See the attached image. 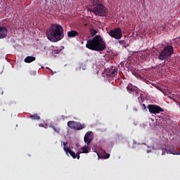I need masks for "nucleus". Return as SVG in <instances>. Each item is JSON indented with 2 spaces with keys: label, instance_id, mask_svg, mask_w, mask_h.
Returning a JSON list of instances; mask_svg holds the SVG:
<instances>
[{
  "label": "nucleus",
  "instance_id": "obj_1",
  "mask_svg": "<svg viewBox=\"0 0 180 180\" xmlns=\"http://www.w3.org/2000/svg\"><path fill=\"white\" fill-rule=\"evenodd\" d=\"M46 34L49 41L57 43L64 39V28L60 24H51V27L46 30Z\"/></svg>",
  "mask_w": 180,
  "mask_h": 180
},
{
  "label": "nucleus",
  "instance_id": "obj_2",
  "mask_svg": "<svg viewBox=\"0 0 180 180\" xmlns=\"http://www.w3.org/2000/svg\"><path fill=\"white\" fill-rule=\"evenodd\" d=\"M88 11L94 13L96 16H101V18L108 16V13L109 12L108 8L103 5L102 0H90Z\"/></svg>",
  "mask_w": 180,
  "mask_h": 180
},
{
  "label": "nucleus",
  "instance_id": "obj_3",
  "mask_svg": "<svg viewBox=\"0 0 180 180\" xmlns=\"http://www.w3.org/2000/svg\"><path fill=\"white\" fill-rule=\"evenodd\" d=\"M86 47L93 51H103L106 49V44L101 35H96L94 39L87 40Z\"/></svg>",
  "mask_w": 180,
  "mask_h": 180
},
{
  "label": "nucleus",
  "instance_id": "obj_4",
  "mask_svg": "<svg viewBox=\"0 0 180 180\" xmlns=\"http://www.w3.org/2000/svg\"><path fill=\"white\" fill-rule=\"evenodd\" d=\"M174 54V47L171 45H167L165 46L163 50L160 53L158 58L161 61L164 60H168Z\"/></svg>",
  "mask_w": 180,
  "mask_h": 180
},
{
  "label": "nucleus",
  "instance_id": "obj_5",
  "mask_svg": "<svg viewBox=\"0 0 180 180\" xmlns=\"http://www.w3.org/2000/svg\"><path fill=\"white\" fill-rule=\"evenodd\" d=\"M108 33L110 37H112L116 40H120V38L123 37V32H122V29H120V27L111 30Z\"/></svg>",
  "mask_w": 180,
  "mask_h": 180
},
{
  "label": "nucleus",
  "instance_id": "obj_6",
  "mask_svg": "<svg viewBox=\"0 0 180 180\" xmlns=\"http://www.w3.org/2000/svg\"><path fill=\"white\" fill-rule=\"evenodd\" d=\"M68 127L73 130L79 131L82 130V129H85V124H82L81 122L75 121H69L68 122Z\"/></svg>",
  "mask_w": 180,
  "mask_h": 180
},
{
  "label": "nucleus",
  "instance_id": "obj_7",
  "mask_svg": "<svg viewBox=\"0 0 180 180\" xmlns=\"http://www.w3.org/2000/svg\"><path fill=\"white\" fill-rule=\"evenodd\" d=\"M148 109L149 110L150 113H152L153 115H157V113L164 112V109L157 105L149 104L148 105Z\"/></svg>",
  "mask_w": 180,
  "mask_h": 180
},
{
  "label": "nucleus",
  "instance_id": "obj_8",
  "mask_svg": "<svg viewBox=\"0 0 180 180\" xmlns=\"http://www.w3.org/2000/svg\"><path fill=\"white\" fill-rule=\"evenodd\" d=\"M84 143L87 144V146H90L92 140H94V135H92V131H89L84 135Z\"/></svg>",
  "mask_w": 180,
  "mask_h": 180
},
{
  "label": "nucleus",
  "instance_id": "obj_9",
  "mask_svg": "<svg viewBox=\"0 0 180 180\" xmlns=\"http://www.w3.org/2000/svg\"><path fill=\"white\" fill-rule=\"evenodd\" d=\"M105 75H107V77L115 78V77L117 75V71L116 70V69L110 68L105 70Z\"/></svg>",
  "mask_w": 180,
  "mask_h": 180
},
{
  "label": "nucleus",
  "instance_id": "obj_10",
  "mask_svg": "<svg viewBox=\"0 0 180 180\" xmlns=\"http://www.w3.org/2000/svg\"><path fill=\"white\" fill-rule=\"evenodd\" d=\"M8 36V30L5 27H0V39H5Z\"/></svg>",
  "mask_w": 180,
  "mask_h": 180
},
{
  "label": "nucleus",
  "instance_id": "obj_11",
  "mask_svg": "<svg viewBox=\"0 0 180 180\" xmlns=\"http://www.w3.org/2000/svg\"><path fill=\"white\" fill-rule=\"evenodd\" d=\"M167 151V154H173V155H180V151L178 150L177 148H171Z\"/></svg>",
  "mask_w": 180,
  "mask_h": 180
},
{
  "label": "nucleus",
  "instance_id": "obj_12",
  "mask_svg": "<svg viewBox=\"0 0 180 180\" xmlns=\"http://www.w3.org/2000/svg\"><path fill=\"white\" fill-rule=\"evenodd\" d=\"M138 58L140 60H147L148 58V54L144 51L138 53Z\"/></svg>",
  "mask_w": 180,
  "mask_h": 180
},
{
  "label": "nucleus",
  "instance_id": "obj_13",
  "mask_svg": "<svg viewBox=\"0 0 180 180\" xmlns=\"http://www.w3.org/2000/svg\"><path fill=\"white\" fill-rule=\"evenodd\" d=\"M25 63H27V64L30 63H33V61H36V57L34 56H27L24 59Z\"/></svg>",
  "mask_w": 180,
  "mask_h": 180
},
{
  "label": "nucleus",
  "instance_id": "obj_14",
  "mask_svg": "<svg viewBox=\"0 0 180 180\" xmlns=\"http://www.w3.org/2000/svg\"><path fill=\"white\" fill-rule=\"evenodd\" d=\"M75 36H78V32L72 30L68 32V37H75Z\"/></svg>",
  "mask_w": 180,
  "mask_h": 180
},
{
  "label": "nucleus",
  "instance_id": "obj_15",
  "mask_svg": "<svg viewBox=\"0 0 180 180\" xmlns=\"http://www.w3.org/2000/svg\"><path fill=\"white\" fill-rule=\"evenodd\" d=\"M127 90L129 94H134V92H137L136 91V87H134L133 86H127Z\"/></svg>",
  "mask_w": 180,
  "mask_h": 180
},
{
  "label": "nucleus",
  "instance_id": "obj_16",
  "mask_svg": "<svg viewBox=\"0 0 180 180\" xmlns=\"http://www.w3.org/2000/svg\"><path fill=\"white\" fill-rule=\"evenodd\" d=\"M30 119H32V120H40V116H39V114L30 115Z\"/></svg>",
  "mask_w": 180,
  "mask_h": 180
},
{
  "label": "nucleus",
  "instance_id": "obj_17",
  "mask_svg": "<svg viewBox=\"0 0 180 180\" xmlns=\"http://www.w3.org/2000/svg\"><path fill=\"white\" fill-rule=\"evenodd\" d=\"M51 129L56 131V133H58V134H60V131H61V128L58 127H55L54 125H51Z\"/></svg>",
  "mask_w": 180,
  "mask_h": 180
},
{
  "label": "nucleus",
  "instance_id": "obj_18",
  "mask_svg": "<svg viewBox=\"0 0 180 180\" xmlns=\"http://www.w3.org/2000/svg\"><path fill=\"white\" fill-rule=\"evenodd\" d=\"M3 8H5L6 12H9V13H12V8H11L9 5H7L6 6H5V4H4Z\"/></svg>",
  "mask_w": 180,
  "mask_h": 180
},
{
  "label": "nucleus",
  "instance_id": "obj_19",
  "mask_svg": "<svg viewBox=\"0 0 180 180\" xmlns=\"http://www.w3.org/2000/svg\"><path fill=\"white\" fill-rule=\"evenodd\" d=\"M82 153L84 154L89 153V146L87 145V146H84L82 148Z\"/></svg>",
  "mask_w": 180,
  "mask_h": 180
},
{
  "label": "nucleus",
  "instance_id": "obj_20",
  "mask_svg": "<svg viewBox=\"0 0 180 180\" xmlns=\"http://www.w3.org/2000/svg\"><path fill=\"white\" fill-rule=\"evenodd\" d=\"M69 154L71 155V157H72V158H74V160H75V158H77V155L75 154V152L72 151V150H70L69 151Z\"/></svg>",
  "mask_w": 180,
  "mask_h": 180
},
{
  "label": "nucleus",
  "instance_id": "obj_21",
  "mask_svg": "<svg viewBox=\"0 0 180 180\" xmlns=\"http://www.w3.org/2000/svg\"><path fill=\"white\" fill-rule=\"evenodd\" d=\"M165 27H162V24H158V26H157V31L158 32L159 31H161V30H164Z\"/></svg>",
  "mask_w": 180,
  "mask_h": 180
},
{
  "label": "nucleus",
  "instance_id": "obj_22",
  "mask_svg": "<svg viewBox=\"0 0 180 180\" xmlns=\"http://www.w3.org/2000/svg\"><path fill=\"white\" fill-rule=\"evenodd\" d=\"M63 150L65 151L66 154H68L70 151H71V149L68 148V146H63Z\"/></svg>",
  "mask_w": 180,
  "mask_h": 180
},
{
  "label": "nucleus",
  "instance_id": "obj_23",
  "mask_svg": "<svg viewBox=\"0 0 180 180\" xmlns=\"http://www.w3.org/2000/svg\"><path fill=\"white\" fill-rule=\"evenodd\" d=\"M110 157V155L104 151L103 159L108 160Z\"/></svg>",
  "mask_w": 180,
  "mask_h": 180
},
{
  "label": "nucleus",
  "instance_id": "obj_24",
  "mask_svg": "<svg viewBox=\"0 0 180 180\" xmlns=\"http://www.w3.org/2000/svg\"><path fill=\"white\" fill-rule=\"evenodd\" d=\"M90 33H91V36H95V34H96V33H98V32H96V30H95L94 29H91V30H90Z\"/></svg>",
  "mask_w": 180,
  "mask_h": 180
},
{
  "label": "nucleus",
  "instance_id": "obj_25",
  "mask_svg": "<svg viewBox=\"0 0 180 180\" xmlns=\"http://www.w3.org/2000/svg\"><path fill=\"white\" fill-rule=\"evenodd\" d=\"M76 158H77V160H79V158H80L79 153H76Z\"/></svg>",
  "mask_w": 180,
  "mask_h": 180
},
{
  "label": "nucleus",
  "instance_id": "obj_26",
  "mask_svg": "<svg viewBox=\"0 0 180 180\" xmlns=\"http://www.w3.org/2000/svg\"><path fill=\"white\" fill-rule=\"evenodd\" d=\"M142 108H143V109H147V108L146 107V104H143V105H142Z\"/></svg>",
  "mask_w": 180,
  "mask_h": 180
},
{
  "label": "nucleus",
  "instance_id": "obj_27",
  "mask_svg": "<svg viewBox=\"0 0 180 180\" xmlns=\"http://www.w3.org/2000/svg\"><path fill=\"white\" fill-rule=\"evenodd\" d=\"M67 144H68V143H67V142H63V147L67 146Z\"/></svg>",
  "mask_w": 180,
  "mask_h": 180
},
{
  "label": "nucleus",
  "instance_id": "obj_28",
  "mask_svg": "<svg viewBox=\"0 0 180 180\" xmlns=\"http://www.w3.org/2000/svg\"><path fill=\"white\" fill-rule=\"evenodd\" d=\"M162 155H165V152H162Z\"/></svg>",
  "mask_w": 180,
  "mask_h": 180
},
{
  "label": "nucleus",
  "instance_id": "obj_29",
  "mask_svg": "<svg viewBox=\"0 0 180 180\" xmlns=\"http://www.w3.org/2000/svg\"><path fill=\"white\" fill-rule=\"evenodd\" d=\"M134 110L135 112H137V108H134Z\"/></svg>",
  "mask_w": 180,
  "mask_h": 180
},
{
  "label": "nucleus",
  "instance_id": "obj_30",
  "mask_svg": "<svg viewBox=\"0 0 180 180\" xmlns=\"http://www.w3.org/2000/svg\"><path fill=\"white\" fill-rule=\"evenodd\" d=\"M4 1V0H0V5H1V3H2Z\"/></svg>",
  "mask_w": 180,
  "mask_h": 180
},
{
  "label": "nucleus",
  "instance_id": "obj_31",
  "mask_svg": "<svg viewBox=\"0 0 180 180\" xmlns=\"http://www.w3.org/2000/svg\"><path fill=\"white\" fill-rule=\"evenodd\" d=\"M144 33V34H147V33H146V32H143Z\"/></svg>",
  "mask_w": 180,
  "mask_h": 180
}]
</instances>
